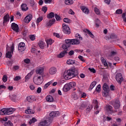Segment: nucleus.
<instances>
[{
	"label": "nucleus",
	"instance_id": "1",
	"mask_svg": "<svg viewBox=\"0 0 126 126\" xmlns=\"http://www.w3.org/2000/svg\"><path fill=\"white\" fill-rule=\"evenodd\" d=\"M78 74V71L75 69V67H71L64 72L63 76L64 79L68 80L71 77H75Z\"/></svg>",
	"mask_w": 126,
	"mask_h": 126
},
{
	"label": "nucleus",
	"instance_id": "2",
	"mask_svg": "<svg viewBox=\"0 0 126 126\" xmlns=\"http://www.w3.org/2000/svg\"><path fill=\"white\" fill-rule=\"evenodd\" d=\"M43 81V75H35L33 78V82L36 85H41Z\"/></svg>",
	"mask_w": 126,
	"mask_h": 126
},
{
	"label": "nucleus",
	"instance_id": "3",
	"mask_svg": "<svg viewBox=\"0 0 126 126\" xmlns=\"http://www.w3.org/2000/svg\"><path fill=\"white\" fill-rule=\"evenodd\" d=\"M13 51H14V45L13 44L10 47L7 45L6 58L11 59L12 55H13Z\"/></svg>",
	"mask_w": 126,
	"mask_h": 126
},
{
	"label": "nucleus",
	"instance_id": "4",
	"mask_svg": "<svg viewBox=\"0 0 126 126\" xmlns=\"http://www.w3.org/2000/svg\"><path fill=\"white\" fill-rule=\"evenodd\" d=\"M65 43L67 45H79L80 41L77 39H65Z\"/></svg>",
	"mask_w": 126,
	"mask_h": 126
},
{
	"label": "nucleus",
	"instance_id": "5",
	"mask_svg": "<svg viewBox=\"0 0 126 126\" xmlns=\"http://www.w3.org/2000/svg\"><path fill=\"white\" fill-rule=\"evenodd\" d=\"M63 31L64 34L69 35L70 34V29L69 27L65 25V24H63Z\"/></svg>",
	"mask_w": 126,
	"mask_h": 126
},
{
	"label": "nucleus",
	"instance_id": "6",
	"mask_svg": "<svg viewBox=\"0 0 126 126\" xmlns=\"http://www.w3.org/2000/svg\"><path fill=\"white\" fill-rule=\"evenodd\" d=\"M26 47H25V43L24 42H20L18 45V51L19 52L22 53L25 51Z\"/></svg>",
	"mask_w": 126,
	"mask_h": 126
},
{
	"label": "nucleus",
	"instance_id": "7",
	"mask_svg": "<svg viewBox=\"0 0 126 126\" xmlns=\"http://www.w3.org/2000/svg\"><path fill=\"white\" fill-rule=\"evenodd\" d=\"M44 73V67H37L35 70V73L36 75H43Z\"/></svg>",
	"mask_w": 126,
	"mask_h": 126
},
{
	"label": "nucleus",
	"instance_id": "8",
	"mask_svg": "<svg viewBox=\"0 0 126 126\" xmlns=\"http://www.w3.org/2000/svg\"><path fill=\"white\" fill-rule=\"evenodd\" d=\"M52 122V120H50L49 121L48 119L45 120L44 121L41 122L39 123L38 126H49L50 124Z\"/></svg>",
	"mask_w": 126,
	"mask_h": 126
},
{
	"label": "nucleus",
	"instance_id": "9",
	"mask_svg": "<svg viewBox=\"0 0 126 126\" xmlns=\"http://www.w3.org/2000/svg\"><path fill=\"white\" fill-rule=\"evenodd\" d=\"M49 116L50 117L49 119H47L48 120L50 121L51 120V122L53 120V118H55V117H58V116H60V112L58 111L56 112H52L50 113Z\"/></svg>",
	"mask_w": 126,
	"mask_h": 126
},
{
	"label": "nucleus",
	"instance_id": "10",
	"mask_svg": "<svg viewBox=\"0 0 126 126\" xmlns=\"http://www.w3.org/2000/svg\"><path fill=\"white\" fill-rule=\"evenodd\" d=\"M116 81L119 83H122V81L123 80V76H122V74L121 73H118L116 75Z\"/></svg>",
	"mask_w": 126,
	"mask_h": 126
},
{
	"label": "nucleus",
	"instance_id": "11",
	"mask_svg": "<svg viewBox=\"0 0 126 126\" xmlns=\"http://www.w3.org/2000/svg\"><path fill=\"white\" fill-rule=\"evenodd\" d=\"M11 27L15 32H19V28L18 27V25L15 23H12Z\"/></svg>",
	"mask_w": 126,
	"mask_h": 126
},
{
	"label": "nucleus",
	"instance_id": "12",
	"mask_svg": "<svg viewBox=\"0 0 126 126\" xmlns=\"http://www.w3.org/2000/svg\"><path fill=\"white\" fill-rule=\"evenodd\" d=\"M8 22H9V15L7 14L3 17V25H5Z\"/></svg>",
	"mask_w": 126,
	"mask_h": 126
},
{
	"label": "nucleus",
	"instance_id": "13",
	"mask_svg": "<svg viewBox=\"0 0 126 126\" xmlns=\"http://www.w3.org/2000/svg\"><path fill=\"white\" fill-rule=\"evenodd\" d=\"M32 20V15L30 14L25 18L24 21L25 23H29V22H30V21H31Z\"/></svg>",
	"mask_w": 126,
	"mask_h": 126
},
{
	"label": "nucleus",
	"instance_id": "14",
	"mask_svg": "<svg viewBox=\"0 0 126 126\" xmlns=\"http://www.w3.org/2000/svg\"><path fill=\"white\" fill-rule=\"evenodd\" d=\"M16 109L15 108H6V113L7 115H11V114H13V112L16 110Z\"/></svg>",
	"mask_w": 126,
	"mask_h": 126
},
{
	"label": "nucleus",
	"instance_id": "15",
	"mask_svg": "<svg viewBox=\"0 0 126 126\" xmlns=\"http://www.w3.org/2000/svg\"><path fill=\"white\" fill-rule=\"evenodd\" d=\"M80 8L81 10H82L83 12L85 13V14H88V13H89V9H88V8L86 6H82L80 7Z\"/></svg>",
	"mask_w": 126,
	"mask_h": 126
},
{
	"label": "nucleus",
	"instance_id": "16",
	"mask_svg": "<svg viewBox=\"0 0 126 126\" xmlns=\"http://www.w3.org/2000/svg\"><path fill=\"white\" fill-rule=\"evenodd\" d=\"M49 72L51 75H54V74H56L57 73V68L56 67H53L50 68Z\"/></svg>",
	"mask_w": 126,
	"mask_h": 126
},
{
	"label": "nucleus",
	"instance_id": "17",
	"mask_svg": "<svg viewBox=\"0 0 126 126\" xmlns=\"http://www.w3.org/2000/svg\"><path fill=\"white\" fill-rule=\"evenodd\" d=\"M27 100L28 102H33V101H36V97L34 95L29 96L27 97Z\"/></svg>",
	"mask_w": 126,
	"mask_h": 126
},
{
	"label": "nucleus",
	"instance_id": "18",
	"mask_svg": "<svg viewBox=\"0 0 126 126\" xmlns=\"http://www.w3.org/2000/svg\"><path fill=\"white\" fill-rule=\"evenodd\" d=\"M70 89H71V88H70V86H69V84H66L63 88L64 92H67V91H69Z\"/></svg>",
	"mask_w": 126,
	"mask_h": 126
},
{
	"label": "nucleus",
	"instance_id": "19",
	"mask_svg": "<svg viewBox=\"0 0 126 126\" xmlns=\"http://www.w3.org/2000/svg\"><path fill=\"white\" fill-rule=\"evenodd\" d=\"M21 8L23 11H27V10H28V7L27 6V4L25 3L22 4Z\"/></svg>",
	"mask_w": 126,
	"mask_h": 126
},
{
	"label": "nucleus",
	"instance_id": "20",
	"mask_svg": "<svg viewBox=\"0 0 126 126\" xmlns=\"http://www.w3.org/2000/svg\"><path fill=\"white\" fill-rule=\"evenodd\" d=\"M46 100L47 102H53L54 101V98L51 95H48L46 97Z\"/></svg>",
	"mask_w": 126,
	"mask_h": 126
},
{
	"label": "nucleus",
	"instance_id": "21",
	"mask_svg": "<svg viewBox=\"0 0 126 126\" xmlns=\"http://www.w3.org/2000/svg\"><path fill=\"white\" fill-rule=\"evenodd\" d=\"M55 22H56V19H53L47 22L46 23V25H47V26H52V25H53Z\"/></svg>",
	"mask_w": 126,
	"mask_h": 126
},
{
	"label": "nucleus",
	"instance_id": "22",
	"mask_svg": "<svg viewBox=\"0 0 126 126\" xmlns=\"http://www.w3.org/2000/svg\"><path fill=\"white\" fill-rule=\"evenodd\" d=\"M67 53V52H66V50H64L63 52H62L61 53H60L58 57V58H63V57H64V56L65 55V54Z\"/></svg>",
	"mask_w": 126,
	"mask_h": 126
},
{
	"label": "nucleus",
	"instance_id": "23",
	"mask_svg": "<svg viewBox=\"0 0 126 126\" xmlns=\"http://www.w3.org/2000/svg\"><path fill=\"white\" fill-rule=\"evenodd\" d=\"M103 91H110V89L109 88V86L107 83H104L103 85Z\"/></svg>",
	"mask_w": 126,
	"mask_h": 126
},
{
	"label": "nucleus",
	"instance_id": "24",
	"mask_svg": "<svg viewBox=\"0 0 126 126\" xmlns=\"http://www.w3.org/2000/svg\"><path fill=\"white\" fill-rule=\"evenodd\" d=\"M106 109L107 112H109V113H113V107L110 105H106Z\"/></svg>",
	"mask_w": 126,
	"mask_h": 126
},
{
	"label": "nucleus",
	"instance_id": "25",
	"mask_svg": "<svg viewBox=\"0 0 126 126\" xmlns=\"http://www.w3.org/2000/svg\"><path fill=\"white\" fill-rule=\"evenodd\" d=\"M93 103L94 106V110H98V108H99V106H98V101L97 100L94 99L93 100Z\"/></svg>",
	"mask_w": 126,
	"mask_h": 126
},
{
	"label": "nucleus",
	"instance_id": "26",
	"mask_svg": "<svg viewBox=\"0 0 126 126\" xmlns=\"http://www.w3.org/2000/svg\"><path fill=\"white\" fill-rule=\"evenodd\" d=\"M32 74H33V73L32 72H31L28 74V75L25 77V81L26 82L28 81L29 79H30V77L32 76Z\"/></svg>",
	"mask_w": 126,
	"mask_h": 126
},
{
	"label": "nucleus",
	"instance_id": "27",
	"mask_svg": "<svg viewBox=\"0 0 126 126\" xmlns=\"http://www.w3.org/2000/svg\"><path fill=\"white\" fill-rule=\"evenodd\" d=\"M0 115H7L6 113V108H3L0 110Z\"/></svg>",
	"mask_w": 126,
	"mask_h": 126
},
{
	"label": "nucleus",
	"instance_id": "28",
	"mask_svg": "<svg viewBox=\"0 0 126 126\" xmlns=\"http://www.w3.org/2000/svg\"><path fill=\"white\" fill-rule=\"evenodd\" d=\"M69 85L70 86V88H74L75 86H76V83L74 82H71L68 83Z\"/></svg>",
	"mask_w": 126,
	"mask_h": 126
},
{
	"label": "nucleus",
	"instance_id": "29",
	"mask_svg": "<svg viewBox=\"0 0 126 126\" xmlns=\"http://www.w3.org/2000/svg\"><path fill=\"white\" fill-rule=\"evenodd\" d=\"M67 64H74L75 63V61L73 60L69 59L66 61Z\"/></svg>",
	"mask_w": 126,
	"mask_h": 126
},
{
	"label": "nucleus",
	"instance_id": "30",
	"mask_svg": "<svg viewBox=\"0 0 126 126\" xmlns=\"http://www.w3.org/2000/svg\"><path fill=\"white\" fill-rule=\"evenodd\" d=\"M38 45L41 49H43L45 47V43L43 41H40L38 43Z\"/></svg>",
	"mask_w": 126,
	"mask_h": 126
},
{
	"label": "nucleus",
	"instance_id": "31",
	"mask_svg": "<svg viewBox=\"0 0 126 126\" xmlns=\"http://www.w3.org/2000/svg\"><path fill=\"white\" fill-rule=\"evenodd\" d=\"M46 44H47V46H49V45H52L53 43H54V40H53L52 39H47L46 41Z\"/></svg>",
	"mask_w": 126,
	"mask_h": 126
},
{
	"label": "nucleus",
	"instance_id": "32",
	"mask_svg": "<svg viewBox=\"0 0 126 126\" xmlns=\"http://www.w3.org/2000/svg\"><path fill=\"white\" fill-rule=\"evenodd\" d=\"M97 84V82L96 81L93 82L90 87V89H91L92 90L93 88H94L95 87V86Z\"/></svg>",
	"mask_w": 126,
	"mask_h": 126
},
{
	"label": "nucleus",
	"instance_id": "33",
	"mask_svg": "<svg viewBox=\"0 0 126 126\" xmlns=\"http://www.w3.org/2000/svg\"><path fill=\"white\" fill-rule=\"evenodd\" d=\"M25 113L26 114H34V112L30 108H29L27 110H26Z\"/></svg>",
	"mask_w": 126,
	"mask_h": 126
},
{
	"label": "nucleus",
	"instance_id": "34",
	"mask_svg": "<svg viewBox=\"0 0 126 126\" xmlns=\"http://www.w3.org/2000/svg\"><path fill=\"white\" fill-rule=\"evenodd\" d=\"M4 126H13V124H12V123L10 122V121H8L7 122L5 123L4 124Z\"/></svg>",
	"mask_w": 126,
	"mask_h": 126
},
{
	"label": "nucleus",
	"instance_id": "35",
	"mask_svg": "<svg viewBox=\"0 0 126 126\" xmlns=\"http://www.w3.org/2000/svg\"><path fill=\"white\" fill-rule=\"evenodd\" d=\"M53 17H55V14L54 13V12H51L47 15V18L50 19L53 18Z\"/></svg>",
	"mask_w": 126,
	"mask_h": 126
},
{
	"label": "nucleus",
	"instance_id": "36",
	"mask_svg": "<svg viewBox=\"0 0 126 126\" xmlns=\"http://www.w3.org/2000/svg\"><path fill=\"white\" fill-rule=\"evenodd\" d=\"M35 122H37V119L35 118H32V120L29 122V125H32V124H34Z\"/></svg>",
	"mask_w": 126,
	"mask_h": 126
},
{
	"label": "nucleus",
	"instance_id": "37",
	"mask_svg": "<svg viewBox=\"0 0 126 126\" xmlns=\"http://www.w3.org/2000/svg\"><path fill=\"white\" fill-rule=\"evenodd\" d=\"M109 91H104L102 94L103 96H104V97L109 96Z\"/></svg>",
	"mask_w": 126,
	"mask_h": 126
},
{
	"label": "nucleus",
	"instance_id": "38",
	"mask_svg": "<svg viewBox=\"0 0 126 126\" xmlns=\"http://www.w3.org/2000/svg\"><path fill=\"white\" fill-rule=\"evenodd\" d=\"M65 3L67 5L72 4V3H73V1H72V0H66L65 1Z\"/></svg>",
	"mask_w": 126,
	"mask_h": 126
},
{
	"label": "nucleus",
	"instance_id": "39",
	"mask_svg": "<svg viewBox=\"0 0 126 126\" xmlns=\"http://www.w3.org/2000/svg\"><path fill=\"white\" fill-rule=\"evenodd\" d=\"M86 32L89 34V36H90L91 38H94V35H93V33H92V32H91L89 30H86Z\"/></svg>",
	"mask_w": 126,
	"mask_h": 126
},
{
	"label": "nucleus",
	"instance_id": "40",
	"mask_svg": "<svg viewBox=\"0 0 126 126\" xmlns=\"http://www.w3.org/2000/svg\"><path fill=\"white\" fill-rule=\"evenodd\" d=\"M101 62L102 63H103L104 66L107 67L108 66V63H107V62H106V61L104 60V58H101Z\"/></svg>",
	"mask_w": 126,
	"mask_h": 126
},
{
	"label": "nucleus",
	"instance_id": "41",
	"mask_svg": "<svg viewBox=\"0 0 126 126\" xmlns=\"http://www.w3.org/2000/svg\"><path fill=\"white\" fill-rule=\"evenodd\" d=\"M76 38H77V40H79L80 41L81 40H82V37L80 36V34L79 33H76L75 35Z\"/></svg>",
	"mask_w": 126,
	"mask_h": 126
},
{
	"label": "nucleus",
	"instance_id": "42",
	"mask_svg": "<svg viewBox=\"0 0 126 126\" xmlns=\"http://www.w3.org/2000/svg\"><path fill=\"white\" fill-rule=\"evenodd\" d=\"M76 38H77V40H79L80 41L81 40H82V37L80 36V34L79 33H76L75 35Z\"/></svg>",
	"mask_w": 126,
	"mask_h": 126
},
{
	"label": "nucleus",
	"instance_id": "43",
	"mask_svg": "<svg viewBox=\"0 0 126 126\" xmlns=\"http://www.w3.org/2000/svg\"><path fill=\"white\" fill-rule=\"evenodd\" d=\"M101 23V21L99 20L98 19H95V25L96 27H99V25Z\"/></svg>",
	"mask_w": 126,
	"mask_h": 126
},
{
	"label": "nucleus",
	"instance_id": "44",
	"mask_svg": "<svg viewBox=\"0 0 126 126\" xmlns=\"http://www.w3.org/2000/svg\"><path fill=\"white\" fill-rule=\"evenodd\" d=\"M29 88L30 89V90H35V85H34V84H32L30 85L29 86Z\"/></svg>",
	"mask_w": 126,
	"mask_h": 126
},
{
	"label": "nucleus",
	"instance_id": "45",
	"mask_svg": "<svg viewBox=\"0 0 126 126\" xmlns=\"http://www.w3.org/2000/svg\"><path fill=\"white\" fill-rule=\"evenodd\" d=\"M70 45H68V44H63L62 45V48L63 49V50H67V48L69 47Z\"/></svg>",
	"mask_w": 126,
	"mask_h": 126
},
{
	"label": "nucleus",
	"instance_id": "46",
	"mask_svg": "<svg viewBox=\"0 0 126 126\" xmlns=\"http://www.w3.org/2000/svg\"><path fill=\"white\" fill-rule=\"evenodd\" d=\"M116 14H122L123 13V10L118 9L116 11Z\"/></svg>",
	"mask_w": 126,
	"mask_h": 126
},
{
	"label": "nucleus",
	"instance_id": "47",
	"mask_svg": "<svg viewBox=\"0 0 126 126\" xmlns=\"http://www.w3.org/2000/svg\"><path fill=\"white\" fill-rule=\"evenodd\" d=\"M96 91L98 93L101 92V85H98L96 88Z\"/></svg>",
	"mask_w": 126,
	"mask_h": 126
},
{
	"label": "nucleus",
	"instance_id": "48",
	"mask_svg": "<svg viewBox=\"0 0 126 126\" xmlns=\"http://www.w3.org/2000/svg\"><path fill=\"white\" fill-rule=\"evenodd\" d=\"M43 17L42 16L38 17L36 20L37 23H40V22L43 20Z\"/></svg>",
	"mask_w": 126,
	"mask_h": 126
},
{
	"label": "nucleus",
	"instance_id": "49",
	"mask_svg": "<svg viewBox=\"0 0 126 126\" xmlns=\"http://www.w3.org/2000/svg\"><path fill=\"white\" fill-rule=\"evenodd\" d=\"M21 79V77L19 76H16L14 79V81H18V80H20Z\"/></svg>",
	"mask_w": 126,
	"mask_h": 126
},
{
	"label": "nucleus",
	"instance_id": "50",
	"mask_svg": "<svg viewBox=\"0 0 126 126\" xmlns=\"http://www.w3.org/2000/svg\"><path fill=\"white\" fill-rule=\"evenodd\" d=\"M94 10L96 14H97V15H99V14H100V10H99L97 8V7H95Z\"/></svg>",
	"mask_w": 126,
	"mask_h": 126
},
{
	"label": "nucleus",
	"instance_id": "51",
	"mask_svg": "<svg viewBox=\"0 0 126 126\" xmlns=\"http://www.w3.org/2000/svg\"><path fill=\"white\" fill-rule=\"evenodd\" d=\"M72 98H74V100H77L78 99V96L75 94H73L72 95Z\"/></svg>",
	"mask_w": 126,
	"mask_h": 126
},
{
	"label": "nucleus",
	"instance_id": "52",
	"mask_svg": "<svg viewBox=\"0 0 126 126\" xmlns=\"http://www.w3.org/2000/svg\"><path fill=\"white\" fill-rule=\"evenodd\" d=\"M51 83H52V82H49L47 83H46L44 86L45 89H47V88H48V87H49V86L51 85Z\"/></svg>",
	"mask_w": 126,
	"mask_h": 126
},
{
	"label": "nucleus",
	"instance_id": "53",
	"mask_svg": "<svg viewBox=\"0 0 126 126\" xmlns=\"http://www.w3.org/2000/svg\"><path fill=\"white\" fill-rule=\"evenodd\" d=\"M2 80L3 82H6L7 81V76H6V75H3Z\"/></svg>",
	"mask_w": 126,
	"mask_h": 126
},
{
	"label": "nucleus",
	"instance_id": "54",
	"mask_svg": "<svg viewBox=\"0 0 126 126\" xmlns=\"http://www.w3.org/2000/svg\"><path fill=\"white\" fill-rule=\"evenodd\" d=\"M63 21L65 22V23H70V20L67 18H64Z\"/></svg>",
	"mask_w": 126,
	"mask_h": 126
},
{
	"label": "nucleus",
	"instance_id": "55",
	"mask_svg": "<svg viewBox=\"0 0 126 126\" xmlns=\"http://www.w3.org/2000/svg\"><path fill=\"white\" fill-rule=\"evenodd\" d=\"M110 89L111 91H114V90H116V87L114 85H111L110 86Z\"/></svg>",
	"mask_w": 126,
	"mask_h": 126
},
{
	"label": "nucleus",
	"instance_id": "56",
	"mask_svg": "<svg viewBox=\"0 0 126 126\" xmlns=\"http://www.w3.org/2000/svg\"><path fill=\"white\" fill-rule=\"evenodd\" d=\"M29 37L32 41H34V40H35V35L34 34H31Z\"/></svg>",
	"mask_w": 126,
	"mask_h": 126
},
{
	"label": "nucleus",
	"instance_id": "57",
	"mask_svg": "<svg viewBox=\"0 0 126 126\" xmlns=\"http://www.w3.org/2000/svg\"><path fill=\"white\" fill-rule=\"evenodd\" d=\"M115 55H116V52H115L114 51L111 52V53H110V54L109 55V56L108 57L109 59H110L112 57H114V56H115Z\"/></svg>",
	"mask_w": 126,
	"mask_h": 126
},
{
	"label": "nucleus",
	"instance_id": "58",
	"mask_svg": "<svg viewBox=\"0 0 126 126\" xmlns=\"http://www.w3.org/2000/svg\"><path fill=\"white\" fill-rule=\"evenodd\" d=\"M126 13H124L122 14V18L123 19V21H124V22H126Z\"/></svg>",
	"mask_w": 126,
	"mask_h": 126
},
{
	"label": "nucleus",
	"instance_id": "59",
	"mask_svg": "<svg viewBox=\"0 0 126 126\" xmlns=\"http://www.w3.org/2000/svg\"><path fill=\"white\" fill-rule=\"evenodd\" d=\"M92 109H93V107L92 106V105H90L87 107L86 111L89 112L90 111H91Z\"/></svg>",
	"mask_w": 126,
	"mask_h": 126
},
{
	"label": "nucleus",
	"instance_id": "60",
	"mask_svg": "<svg viewBox=\"0 0 126 126\" xmlns=\"http://www.w3.org/2000/svg\"><path fill=\"white\" fill-rule=\"evenodd\" d=\"M55 18H56V20H57V21H59V20H61L62 19L61 18V17H60V16H59L57 14H55Z\"/></svg>",
	"mask_w": 126,
	"mask_h": 126
},
{
	"label": "nucleus",
	"instance_id": "61",
	"mask_svg": "<svg viewBox=\"0 0 126 126\" xmlns=\"http://www.w3.org/2000/svg\"><path fill=\"white\" fill-rule=\"evenodd\" d=\"M36 92L38 94H40V93L42 92V88L41 87H38L36 90Z\"/></svg>",
	"mask_w": 126,
	"mask_h": 126
},
{
	"label": "nucleus",
	"instance_id": "62",
	"mask_svg": "<svg viewBox=\"0 0 126 126\" xmlns=\"http://www.w3.org/2000/svg\"><path fill=\"white\" fill-rule=\"evenodd\" d=\"M24 63H30V59H26L24 60Z\"/></svg>",
	"mask_w": 126,
	"mask_h": 126
},
{
	"label": "nucleus",
	"instance_id": "63",
	"mask_svg": "<svg viewBox=\"0 0 126 126\" xmlns=\"http://www.w3.org/2000/svg\"><path fill=\"white\" fill-rule=\"evenodd\" d=\"M29 3H30L31 6H33V5L35 4V3L34 2L33 0H29Z\"/></svg>",
	"mask_w": 126,
	"mask_h": 126
},
{
	"label": "nucleus",
	"instance_id": "64",
	"mask_svg": "<svg viewBox=\"0 0 126 126\" xmlns=\"http://www.w3.org/2000/svg\"><path fill=\"white\" fill-rule=\"evenodd\" d=\"M78 58L79 60L81 61V62H85V60H84V58L83 56H79Z\"/></svg>",
	"mask_w": 126,
	"mask_h": 126
}]
</instances>
